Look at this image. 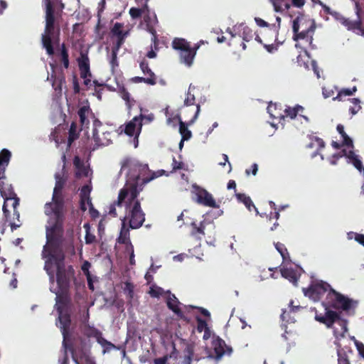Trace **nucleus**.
Here are the masks:
<instances>
[{"label": "nucleus", "mask_w": 364, "mask_h": 364, "mask_svg": "<svg viewBox=\"0 0 364 364\" xmlns=\"http://www.w3.org/2000/svg\"><path fill=\"white\" fill-rule=\"evenodd\" d=\"M357 91V87L353 86L352 88H343L341 89L336 97H333V100H342L343 97L344 96H350L353 95Z\"/></svg>", "instance_id": "4c0bfd02"}, {"label": "nucleus", "mask_w": 364, "mask_h": 364, "mask_svg": "<svg viewBox=\"0 0 364 364\" xmlns=\"http://www.w3.org/2000/svg\"><path fill=\"white\" fill-rule=\"evenodd\" d=\"M68 145L70 146L72 143L78 138V134L77 133V124L73 122L70 124V127L68 132Z\"/></svg>", "instance_id": "58836bf2"}, {"label": "nucleus", "mask_w": 364, "mask_h": 364, "mask_svg": "<svg viewBox=\"0 0 364 364\" xmlns=\"http://www.w3.org/2000/svg\"><path fill=\"white\" fill-rule=\"evenodd\" d=\"M267 110L268 114H272L274 112H280L282 110H284L285 114H298L299 112H302L304 111V107L296 105L293 107L285 105L284 108L281 103H272L270 102L267 107Z\"/></svg>", "instance_id": "4468645a"}, {"label": "nucleus", "mask_w": 364, "mask_h": 364, "mask_svg": "<svg viewBox=\"0 0 364 364\" xmlns=\"http://www.w3.org/2000/svg\"><path fill=\"white\" fill-rule=\"evenodd\" d=\"M60 61L63 63V67L67 69L69 67V55L68 50L66 48L65 43L61 44L60 46Z\"/></svg>", "instance_id": "c9c22d12"}, {"label": "nucleus", "mask_w": 364, "mask_h": 364, "mask_svg": "<svg viewBox=\"0 0 364 364\" xmlns=\"http://www.w3.org/2000/svg\"><path fill=\"white\" fill-rule=\"evenodd\" d=\"M193 188L195 189V193L196 196V201L200 205H203L206 207L219 208V205H217L215 199L213 196L207 191L205 189L194 185Z\"/></svg>", "instance_id": "f8f14e48"}, {"label": "nucleus", "mask_w": 364, "mask_h": 364, "mask_svg": "<svg viewBox=\"0 0 364 364\" xmlns=\"http://www.w3.org/2000/svg\"><path fill=\"white\" fill-rule=\"evenodd\" d=\"M50 80L52 81V86L53 89L61 93L63 85L65 83V78L63 74L56 76L55 74H51Z\"/></svg>", "instance_id": "cd10ccee"}, {"label": "nucleus", "mask_w": 364, "mask_h": 364, "mask_svg": "<svg viewBox=\"0 0 364 364\" xmlns=\"http://www.w3.org/2000/svg\"><path fill=\"white\" fill-rule=\"evenodd\" d=\"M235 196H236L237 200L240 203H242L245 205V207L248 209L249 211H252V209L253 208L255 210L256 214L257 215L259 214V211H258L257 208L254 205V203L250 196H247L245 193H235Z\"/></svg>", "instance_id": "bb28decb"}, {"label": "nucleus", "mask_w": 364, "mask_h": 364, "mask_svg": "<svg viewBox=\"0 0 364 364\" xmlns=\"http://www.w3.org/2000/svg\"><path fill=\"white\" fill-rule=\"evenodd\" d=\"M80 359L85 363V364H96L95 358L90 355V353H82L80 355Z\"/></svg>", "instance_id": "603ef678"}, {"label": "nucleus", "mask_w": 364, "mask_h": 364, "mask_svg": "<svg viewBox=\"0 0 364 364\" xmlns=\"http://www.w3.org/2000/svg\"><path fill=\"white\" fill-rule=\"evenodd\" d=\"M139 67L144 75H147V77H146L147 79L154 80L156 82V83L157 82L156 75L151 70L149 65L148 62L146 60L144 59L141 61V63H139Z\"/></svg>", "instance_id": "c85d7f7f"}, {"label": "nucleus", "mask_w": 364, "mask_h": 364, "mask_svg": "<svg viewBox=\"0 0 364 364\" xmlns=\"http://www.w3.org/2000/svg\"><path fill=\"white\" fill-rule=\"evenodd\" d=\"M306 296L319 301L328 291L326 300L322 302L325 314H318L316 311L315 320L332 328L337 339L345 337L348 332V321L341 316L340 310L348 311L353 307V300L332 289L327 282L320 281L311 284L307 289H303Z\"/></svg>", "instance_id": "f257e3e1"}, {"label": "nucleus", "mask_w": 364, "mask_h": 364, "mask_svg": "<svg viewBox=\"0 0 364 364\" xmlns=\"http://www.w3.org/2000/svg\"><path fill=\"white\" fill-rule=\"evenodd\" d=\"M180 304L181 303L176 296L174 294L170 293L166 301V305L168 308L174 312L178 317L183 318V314L179 307Z\"/></svg>", "instance_id": "a211bd4d"}, {"label": "nucleus", "mask_w": 364, "mask_h": 364, "mask_svg": "<svg viewBox=\"0 0 364 364\" xmlns=\"http://www.w3.org/2000/svg\"><path fill=\"white\" fill-rule=\"evenodd\" d=\"M131 80H132V82H133L134 83L144 82V83H146L149 85H156V82L154 80L147 79L145 77L136 76V77H132L131 79Z\"/></svg>", "instance_id": "de8ad7c7"}, {"label": "nucleus", "mask_w": 364, "mask_h": 364, "mask_svg": "<svg viewBox=\"0 0 364 364\" xmlns=\"http://www.w3.org/2000/svg\"><path fill=\"white\" fill-rule=\"evenodd\" d=\"M197 321V331L199 333L205 331L206 328H209L207 322L199 316L196 317Z\"/></svg>", "instance_id": "3c124183"}, {"label": "nucleus", "mask_w": 364, "mask_h": 364, "mask_svg": "<svg viewBox=\"0 0 364 364\" xmlns=\"http://www.w3.org/2000/svg\"><path fill=\"white\" fill-rule=\"evenodd\" d=\"M151 35H152L151 41H152V43H153V48H154V50L156 51V50H159V38H158V36H157L156 32L154 34H151Z\"/></svg>", "instance_id": "69168bd1"}, {"label": "nucleus", "mask_w": 364, "mask_h": 364, "mask_svg": "<svg viewBox=\"0 0 364 364\" xmlns=\"http://www.w3.org/2000/svg\"><path fill=\"white\" fill-rule=\"evenodd\" d=\"M199 47L200 45L197 44L193 48L190 47L186 50L181 51V61L186 64L187 66H191L193 64V59L196 54V51L199 48Z\"/></svg>", "instance_id": "f3484780"}, {"label": "nucleus", "mask_w": 364, "mask_h": 364, "mask_svg": "<svg viewBox=\"0 0 364 364\" xmlns=\"http://www.w3.org/2000/svg\"><path fill=\"white\" fill-rule=\"evenodd\" d=\"M275 248L280 253L281 256L282 257L283 260H288L289 259V255L287 251V249L286 248L285 245L279 242L274 244Z\"/></svg>", "instance_id": "79ce46f5"}, {"label": "nucleus", "mask_w": 364, "mask_h": 364, "mask_svg": "<svg viewBox=\"0 0 364 364\" xmlns=\"http://www.w3.org/2000/svg\"><path fill=\"white\" fill-rule=\"evenodd\" d=\"M269 203L274 212H271L270 214L267 216L268 220L269 222H271L273 219L277 220L280 216L279 210H277V205L273 201H269Z\"/></svg>", "instance_id": "a18cd8bd"}, {"label": "nucleus", "mask_w": 364, "mask_h": 364, "mask_svg": "<svg viewBox=\"0 0 364 364\" xmlns=\"http://www.w3.org/2000/svg\"><path fill=\"white\" fill-rule=\"evenodd\" d=\"M128 213L129 224L132 229H137L142 226L145 220V213L141 207V201L138 198L126 205Z\"/></svg>", "instance_id": "0eeeda50"}, {"label": "nucleus", "mask_w": 364, "mask_h": 364, "mask_svg": "<svg viewBox=\"0 0 364 364\" xmlns=\"http://www.w3.org/2000/svg\"><path fill=\"white\" fill-rule=\"evenodd\" d=\"M73 164L75 168L78 170L75 173V176L77 178L81 177L82 175L87 176V171L84 166L83 163L80 161V159L78 156H75L74 158Z\"/></svg>", "instance_id": "72a5a7b5"}, {"label": "nucleus", "mask_w": 364, "mask_h": 364, "mask_svg": "<svg viewBox=\"0 0 364 364\" xmlns=\"http://www.w3.org/2000/svg\"><path fill=\"white\" fill-rule=\"evenodd\" d=\"M92 119V136H96L99 133V128L102 126V123L95 117V115H91Z\"/></svg>", "instance_id": "8fccbe9b"}, {"label": "nucleus", "mask_w": 364, "mask_h": 364, "mask_svg": "<svg viewBox=\"0 0 364 364\" xmlns=\"http://www.w3.org/2000/svg\"><path fill=\"white\" fill-rule=\"evenodd\" d=\"M117 242L119 244H124V245H127L130 242L129 230L128 228H125L124 224L120 230L119 236L117 238Z\"/></svg>", "instance_id": "e433bc0d"}, {"label": "nucleus", "mask_w": 364, "mask_h": 364, "mask_svg": "<svg viewBox=\"0 0 364 364\" xmlns=\"http://www.w3.org/2000/svg\"><path fill=\"white\" fill-rule=\"evenodd\" d=\"M47 240V245L43 247V250L42 252V256L43 258H46V261L45 262L44 269L47 272L48 274H52V264L53 262L55 263V259L50 257V254L59 255L62 252V247L64 242V234L63 235V240L61 241L60 245L58 247H55L50 245V242Z\"/></svg>", "instance_id": "9d476101"}, {"label": "nucleus", "mask_w": 364, "mask_h": 364, "mask_svg": "<svg viewBox=\"0 0 364 364\" xmlns=\"http://www.w3.org/2000/svg\"><path fill=\"white\" fill-rule=\"evenodd\" d=\"M117 38V41L114 43V46L112 48V49L115 50H119V48H121V46L124 43L126 36H119Z\"/></svg>", "instance_id": "052dcab7"}, {"label": "nucleus", "mask_w": 364, "mask_h": 364, "mask_svg": "<svg viewBox=\"0 0 364 364\" xmlns=\"http://www.w3.org/2000/svg\"><path fill=\"white\" fill-rule=\"evenodd\" d=\"M276 11H283L290 8L289 0H270Z\"/></svg>", "instance_id": "473e14b6"}, {"label": "nucleus", "mask_w": 364, "mask_h": 364, "mask_svg": "<svg viewBox=\"0 0 364 364\" xmlns=\"http://www.w3.org/2000/svg\"><path fill=\"white\" fill-rule=\"evenodd\" d=\"M144 119H147L149 122L153 120V115L151 117L148 115H138L135 116L131 121L127 122L124 125H122L119 127V129L121 133L124 132L127 135L129 136H132L136 135V136L139 135L142 127V120Z\"/></svg>", "instance_id": "1a4fd4ad"}, {"label": "nucleus", "mask_w": 364, "mask_h": 364, "mask_svg": "<svg viewBox=\"0 0 364 364\" xmlns=\"http://www.w3.org/2000/svg\"><path fill=\"white\" fill-rule=\"evenodd\" d=\"M355 12L357 16L356 20H350L348 18L341 16L338 18L339 22L349 31L364 38V25L362 21V9L359 2L355 3Z\"/></svg>", "instance_id": "6e6552de"}, {"label": "nucleus", "mask_w": 364, "mask_h": 364, "mask_svg": "<svg viewBox=\"0 0 364 364\" xmlns=\"http://www.w3.org/2000/svg\"><path fill=\"white\" fill-rule=\"evenodd\" d=\"M124 292L127 295L129 299L134 297V286L132 283L127 282L124 283Z\"/></svg>", "instance_id": "09e8293b"}, {"label": "nucleus", "mask_w": 364, "mask_h": 364, "mask_svg": "<svg viewBox=\"0 0 364 364\" xmlns=\"http://www.w3.org/2000/svg\"><path fill=\"white\" fill-rule=\"evenodd\" d=\"M121 95L122 99L126 102L127 105L128 106V108L129 109V112H131L132 109L134 111H136V109H134V107H136L137 109L139 110L140 114H143V109L141 107L140 104L130 99V94L126 89L123 88V90L121 92Z\"/></svg>", "instance_id": "393cba45"}, {"label": "nucleus", "mask_w": 364, "mask_h": 364, "mask_svg": "<svg viewBox=\"0 0 364 364\" xmlns=\"http://www.w3.org/2000/svg\"><path fill=\"white\" fill-rule=\"evenodd\" d=\"M77 62L80 70L90 68V60L86 54L81 53Z\"/></svg>", "instance_id": "a19ab883"}, {"label": "nucleus", "mask_w": 364, "mask_h": 364, "mask_svg": "<svg viewBox=\"0 0 364 364\" xmlns=\"http://www.w3.org/2000/svg\"><path fill=\"white\" fill-rule=\"evenodd\" d=\"M184 106L187 107H191V109L189 111L193 114H199L200 111V106L198 103H196L195 96L191 93L190 89L188 90L186 97L184 100Z\"/></svg>", "instance_id": "a878e982"}, {"label": "nucleus", "mask_w": 364, "mask_h": 364, "mask_svg": "<svg viewBox=\"0 0 364 364\" xmlns=\"http://www.w3.org/2000/svg\"><path fill=\"white\" fill-rule=\"evenodd\" d=\"M352 105L349 107L350 114H357L361 109L360 100L358 98H352L350 100Z\"/></svg>", "instance_id": "37998d69"}, {"label": "nucleus", "mask_w": 364, "mask_h": 364, "mask_svg": "<svg viewBox=\"0 0 364 364\" xmlns=\"http://www.w3.org/2000/svg\"><path fill=\"white\" fill-rule=\"evenodd\" d=\"M315 28L313 21L306 20L303 15H299L293 21V39L295 41L306 40L311 45Z\"/></svg>", "instance_id": "423d86ee"}, {"label": "nucleus", "mask_w": 364, "mask_h": 364, "mask_svg": "<svg viewBox=\"0 0 364 364\" xmlns=\"http://www.w3.org/2000/svg\"><path fill=\"white\" fill-rule=\"evenodd\" d=\"M255 20L257 26L260 27H267V29L264 31L266 33H270L269 26H271V24L268 23L267 22H266L265 21L259 17L255 18Z\"/></svg>", "instance_id": "5fc2aeb1"}, {"label": "nucleus", "mask_w": 364, "mask_h": 364, "mask_svg": "<svg viewBox=\"0 0 364 364\" xmlns=\"http://www.w3.org/2000/svg\"><path fill=\"white\" fill-rule=\"evenodd\" d=\"M163 291H164V290L161 287H156V288L151 287L150 289L149 294L152 297H159L160 295L162 294Z\"/></svg>", "instance_id": "680f3d73"}, {"label": "nucleus", "mask_w": 364, "mask_h": 364, "mask_svg": "<svg viewBox=\"0 0 364 364\" xmlns=\"http://www.w3.org/2000/svg\"><path fill=\"white\" fill-rule=\"evenodd\" d=\"M11 156V152L6 149L0 151V180L5 178V170L8 166ZM0 192L3 193V188L1 187V182H0ZM3 196V194H1Z\"/></svg>", "instance_id": "dca6fc26"}, {"label": "nucleus", "mask_w": 364, "mask_h": 364, "mask_svg": "<svg viewBox=\"0 0 364 364\" xmlns=\"http://www.w3.org/2000/svg\"><path fill=\"white\" fill-rule=\"evenodd\" d=\"M184 164L182 161H178L175 157H173L172 171L171 172L176 171L183 168Z\"/></svg>", "instance_id": "4d7b16f0"}, {"label": "nucleus", "mask_w": 364, "mask_h": 364, "mask_svg": "<svg viewBox=\"0 0 364 364\" xmlns=\"http://www.w3.org/2000/svg\"><path fill=\"white\" fill-rule=\"evenodd\" d=\"M240 27L242 28V33L240 36L242 38L244 41L249 42L252 41L255 36V41L259 43H262V40L260 36L254 33L249 26L242 24L240 25Z\"/></svg>", "instance_id": "b1692460"}, {"label": "nucleus", "mask_w": 364, "mask_h": 364, "mask_svg": "<svg viewBox=\"0 0 364 364\" xmlns=\"http://www.w3.org/2000/svg\"><path fill=\"white\" fill-rule=\"evenodd\" d=\"M84 228L86 230V234L85 237L86 244H92L95 241V235L90 233V225L88 223H85L84 225Z\"/></svg>", "instance_id": "49530a36"}, {"label": "nucleus", "mask_w": 364, "mask_h": 364, "mask_svg": "<svg viewBox=\"0 0 364 364\" xmlns=\"http://www.w3.org/2000/svg\"><path fill=\"white\" fill-rule=\"evenodd\" d=\"M185 355L193 356L194 355V346L191 344H188L184 350Z\"/></svg>", "instance_id": "338daca9"}, {"label": "nucleus", "mask_w": 364, "mask_h": 364, "mask_svg": "<svg viewBox=\"0 0 364 364\" xmlns=\"http://www.w3.org/2000/svg\"><path fill=\"white\" fill-rule=\"evenodd\" d=\"M212 348L213 353H210L209 357L217 360H220L225 354L230 355L232 351V348L228 346L225 342L220 337L213 340Z\"/></svg>", "instance_id": "ddd939ff"}, {"label": "nucleus", "mask_w": 364, "mask_h": 364, "mask_svg": "<svg viewBox=\"0 0 364 364\" xmlns=\"http://www.w3.org/2000/svg\"><path fill=\"white\" fill-rule=\"evenodd\" d=\"M73 88L75 94H78L80 92V87L78 82V79L76 75H73Z\"/></svg>", "instance_id": "13d9d810"}, {"label": "nucleus", "mask_w": 364, "mask_h": 364, "mask_svg": "<svg viewBox=\"0 0 364 364\" xmlns=\"http://www.w3.org/2000/svg\"><path fill=\"white\" fill-rule=\"evenodd\" d=\"M45 9V28L41 35V43L46 53L51 56L55 53L54 46H59L60 28L58 20L61 18L65 4L60 1L55 7L50 0H43Z\"/></svg>", "instance_id": "7ed1b4c3"}, {"label": "nucleus", "mask_w": 364, "mask_h": 364, "mask_svg": "<svg viewBox=\"0 0 364 364\" xmlns=\"http://www.w3.org/2000/svg\"><path fill=\"white\" fill-rule=\"evenodd\" d=\"M92 137L95 141V149L101 146H108L112 142V132L108 131L102 132L101 136L97 134Z\"/></svg>", "instance_id": "aec40b11"}, {"label": "nucleus", "mask_w": 364, "mask_h": 364, "mask_svg": "<svg viewBox=\"0 0 364 364\" xmlns=\"http://www.w3.org/2000/svg\"><path fill=\"white\" fill-rule=\"evenodd\" d=\"M352 164H353V166L360 171H361V170L363 168V164H362V162L361 161L358 159V156H357L356 158H354L352 161H351Z\"/></svg>", "instance_id": "0e129e2a"}, {"label": "nucleus", "mask_w": 364, "mask_h": 364, "mask_svg": "<svg viewBox=\"0 0 364 364\" xmlns=\"http://www.w3.org/2000/svg\"><path fill=\"white\" fill-rule=\"evenodd\" d=\"M129 13L133 19L139 18L143 15V11L140 8L136 7H132Z\"/></svg>", "instance_id": "864d4df0"}, {"label": "nucleus", "mask_w": 364, "mask_h": 364, "mask_svg": "<svg viewBox=\"0 0 364 364\" xmlns=\"http://www.w3.org/2000/svg\"><path fill=\"white\" fill-rule=\"evenodd\" d=\"M122 27H123L122 23H118V22L115 23L111 30L112 33L117 37L122 36H127V32H124L122 29Z\"/></svg>", "instance_id": "c03bdc74"}, {"label": "nucleus", "mask_w": 364, "mask_h": 364, "mask_svg": "<svg viewBox=\"0 0 364 364\" xmlns=\"http://www.w3.org/2000/svg\"><path fill=\"white\" fill-rule=\"evenodd\" d=\"M50 255L55 259L58 285L62 289H68L71 281L75 279V270L73 266L65 265L63 252H60L59 255L50 254Z\"/></svg>", "instance_id": "39448f33"}, {"label": "nucleus", "mask_w": 364, "mask_h": 364, "mask_svg": "<svg viewBox=\"0 0 364 364\" xmlns=\"http://www.w3.org/2000/svg\"><path fill=\"white\" fill-rule=\"evenodd\" d=\"M158 176H159L155 173H153L150 177L142 178L141 183H139L138 181L126 183V185L120 189L117 200L114 201L112 205H115V207H122L123 203H125L126 205L128 202H132L135 198L139 197L140 192L143 190L144 186Z\"/></svg>", "instance_id": "20e7f679"}, {"label": "nucleus", "mask_w": 364, "mask_h": 364, "mask_svg": "<svg viewBox=\"0 0 364 364\" xmlns=\"http://www.w3.org/2000/svg\"><path fill=\"white\" fill-rule=\"evenodd\" d=\"M281 274L285 279H287L290 282L296 284L298 277L296 272L293 269L282 268L281 269Z\"/></svg>", "instance_id": "c756f323"}, {"label": "nucleus", "mask_w": 364, "mask_h": 364, "mask_svg": "<svg viewBox=\"0 0 364 364\" xmlns=\"http://www.w3.org/2000/svg\"><path fill=\"white\" fill-rule=\"evenodd\" d=\"M70 297L67 293H61L56 296V310L58 313L61 311H67L68 305L70 303Z\"/></svg>", "instance_id": "4be33fe9"}, {"label": "nucleus", "mask_w": 364, "mask_h": 364, "mask_svg": "<svg viewBox=\"0 0 364 364\" xmlns=\"http://www.w3.org/2000/svg\"><path fill=\"white\" fill-rule=\"evenodd\" d=\"M168 360V356L164 355L161 358H158L154 359V364H166Z\"/></svg>", "instance_id": "774afa93"}, {"label": "nucleus", "mask_w": 364, "mask_h": 364, "mask_svg": "<svg viewBox=\"0 0 364 364\" xmlns=\"http://www.w3.org/2000/svg\"><path fill=\"white\" fill-rule=\"evenodd\" d=\"M97 343L103 348V354L110 352L112 349H119V347L116 346L110 341L106 340L105 338L102 337V336H101V338H100Z\"/></svg>", "instance_id": "f704fd0d"}, {"label": "nucleus", "mask_w": 364, "mask_h": 364, "mask_svg": "<svg viewBox=\"0 0 364 364\" xmlns=\"http://www.w3.org/2000/svg\"><path fill=\"white\" fill-rule=\"evenodd\" d=\"M90 191H91V188H90L89 186H87V185L83 186L80 189V198H87L88 197H90Z\"/></svg>", "instance_id": "6e6d98bb"}, {"label": "nucleus", "mask_w": 364, "mask_h": 364, "mask_svg": "<svg viewBox=\"0 0 364 364\" xmlns=\"http://www.w3.org/2000/svg\"><path fill=\"white\" fill-rule=\"evenodd\" d=\"M117 53H118V50L112 49V58H111L110 63H111L112 68H114L115 66L118 65Z\"/></svg>", "instance_id": "e2e57ef3"}, {"label": "nucleus", "mask_w": 364, "mask_h": 364, "mask_svg": "<svg viewBox=\"0 0 364 364\" xmlns=\"http://www.w3.org/2000/svg\"><path fill=\"white\" fill-rule=\"evenodd\" d=\"M297 115H279L276 117L275 115H270V121L268 123L274 128H277V125L279 124H282L284 126L282 121L284 120L285 117H289L291 119H294L296 118Z\"/></svg>", "instance_id": "2f4dec72"}, {"label": "nucleus", "mask_w": 364, "mask_h": 364, "mask_svg": "<svg viewBox=\"0 0 364 364\" xmlns=\"http://www.w3.org/2000/svg\"><path fill=\"white\" fill-rule=\"evenodd\" d=\"M90 266H91V264L88 261H85L81 267L82 271L86 276L87 279H89V277H91L90 272L89 271Z\"/></svg>", "instance_id": "bf43d9fd"}, {"label": "nucleus", "mask_w": 364, "mask_h": 364, "mask_svg": "<svg viewBox=\"0 0 364 364\" xmlns=\"http://www.w3.org/2000/svg\"><path fill=\"white\" fill-rule=\"evenodd\" d=\"M191 226L192 228L191 236L197 242H200L205 236V226L204 222H200L199 225L196 222H192Z\"/></svg>", "instance_id": "6ab92c4d"}, {"label": "nucleus", "mask_w": 364, "mask_h": 364, "mask_svg": "<svg viewBox=\"0 0 364 364\" xmlns=\"http://www.w3.org/2000/svg\"><path fill=\"white\" fill-rule=\"evenodd\" d=\"M198 115H194L193 117L188 122L182 121L180 115H176L177 119L179 123V133L183 140H189L192 136L191 132L188 129V126H191L196 121Z\"/></svg>", "instance_id": "2eb2a0df"}, {"label": "nucleus", "mask_w": 364, "mask_h": 364, "mask_svg": "<svg viewBox=\"0 0 364 364\" xmlns=\"http://www.w3.org/2000/svg\"><path fill=\"white\" fill-rule=\"evenodd\" d=\"M82 333L87 338H95L98 342L100 338L102 336V332L97 328L90 326L89 324H84L80 327Z\"/></svg>", "instance_id": "5701e85b"}, {"label": "nucleus", "mask_w": 364, "mask_h": 364, "mask_svg": "<svg viewBox=\"0 0 364 364\" xmlns=\"http://www.w3.org/2000/svg\"><path fill=\"white\" fill-rule=\"evenodd\" d=\"M55 179V185L52 199L50 202L45 204L44 213L48 218L46 226V237L51 246L58 247L63 240L64 223L67 213L65 201L63 195L66 178L60 173H56Z\"/></svg>", "instance_id": "f03ea898"}, {"label": "nucleus", "mask_w": 364, "mask_h": 364, "mask_svg": "<svg viewBox=\"0 0 364 364\" xmlns=\"http://www.w3.org/2000/svg\"><path fill=\"white\" fill-rule=\"evenodd\" d=\"M172 47L173 49L183 51L191 47L190 43L184 38H176L172 41Z\"/></svg>", "instance_id": "7c9ffc66"}, {"label": "nucleus", "mask_w": 364, "mask_h": 364, "mask_svg": "<svg viewBox=\"0 0 364 364\" xmlns=\"http://www.w3.org/2000/svg\"><path fill=\"white\" fill-rule=\"evenodd\" d=\"M58 315L60 328L63 337V346L65 348H70V346L68 345L71 325L70 315L68 311H61L60 313H58Z\"/></svg>", "instance_id": "9b49d317"}, {"label": "nucleus", "mask_w": 364, "mask_h": 364, "mask_svg": "<svg viewBox=\"0 0 364 364\" xmlns=\"http://www.w3.org/2000/svg\"><path fill=\"white\" fill-rule=\"evenodd\" d=\"M277 24L273 23L269 26V31L272 35V38L274 39V41H277V36L279 33V30L280 28V23H281V18L277 16L276 18Z\"/></svg>", "instance_id": "ea45409f"}, {"label": "nucleus", "mask_w": 364, "mask_h": 364, "mask_svg": "<svg viewBox=\"0 0 364 364\" xmlns=\"http://www.w3.org/2000/svg\"><path fill=\"white\" fill-rule=\"evenodd\" d=\"M144 21L146 24V31L151 34H154L156 26L158 24V18L155 13H149L144 15Z\"/></svg>", "instance_id": "412c9836"}]
</instances>
